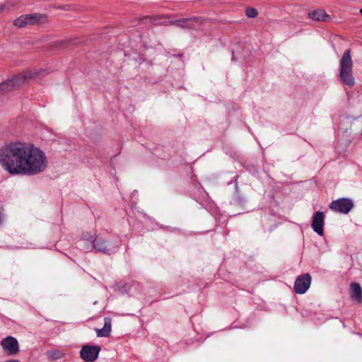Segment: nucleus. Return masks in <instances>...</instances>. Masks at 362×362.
Listing matches in <instances>:
<instances>
[{
	"instance_id": "f257e3e1",
	"label": "nucleus",
	"mask_w": 362,
	"mask_h": 362,
	"mask_svg": "<svg viewBox=\"0 0 362 362\" xmlns=\"http://www.w3.org/2000/svg\"><path fill=\"white\" fill-rule=\"evenodd\" d=\"M0 163L11 175H37L47 168L45 153L33 144L11 142L0 149Z\"/></svg>"
},
{
	"instance_id": "f03ea898",
	"label": "nucleus",
	"mask_w": 362,
	"mask_h": 362,
	"mask_svg": "<svg viewBox=\"0 0 362 362\" xmlns=\"http://www.w3.org/2000/svg\"><path fill=\"white\" fill-rule=\"evenodd\" d=\"M354 62L351 50L346 49L339 63V76L341 82L349 87H353L356 82L353 74Z\"/></svg>"
},
{
	"instance_id": "7ed1b4c3",
	"label": "nucleus",
	"mask_w": 362,
	"mask_h": 362,
	"mask_svg": "<svg viewBox=\"0 0 362 362\" xmlns=\"http://www.w3.org/2000/svg\"><path fill=\"white\" fill-rule=\"evenodd\" d=\"M42 71H25L11 79L0 83V93H5L14 90L30 78H37Z\"/></svg>"
},
{
	"instance_id": "20e7f679",
	"label": "nucleus",
	"mask_w": 362,
	"mask_h": 362,
	"mask_svg": "<svg viewBox=\"0 0 362 362\" xmlns=\"http://www.w3.org/2000/svg\"><path fill=\"white\" fill-rule=\"evenodd\" d=\"M43 16L39 13L22 15L15 19L13 22L14 26L17 28H25V26L34 25L42 22Z\"/></svg>"
},
{
	"instance_id": "39448f33",
	"label": "nucleus",
	"mask_w": 362,
	"mask_h": 362,
	"mask_svg": "<svg viewBox=\"0 0 362 362\" xmlns=\"http://www.w3.org/2000/svg\"><path fill=\"white\" fill-rule=\"evenodd\" d=\"M100 350L98 345H84L80 351V356L85 362H93L98 358Z\"/></svg>"
},
{
	"instance_id": "423d86ee",
	"label": "nucleus",
	"mask_w": 362,
	"mask_h": 362,
	"mask_svg": "<svg viewBox=\"0 0 362 362\" xmlns=\"http://www.w3.org/2000/svg\"><path fill=\"white\" fill-rule=\"evenodd\" d=\"M354 206V204L351 199L346 198H341L332 201L329 204V208L338 213L346 214Z\"/></svg>"
},
{
	"instance_id": "0eeeda50",
	"label": "nucleus",
	"mask_w": 362,
	"mask_h": 362,
	"mask_svg": "<svg viewBox=\"0 0 362 362\" xmlns=\"http://www.w3.org/2000/svg\"><path fill=\"white\" fill-rule=\"evenodd\" d=\"M93 247L100 252H103L105 254H110L115 251V250L118 247V245H110L108 244L105 239L101 237H96L93 240H92Z\"/></svg>"
},
{
	"instance_id": "6e6552de",
	"label": "nucleus",
	"mask_w": 362,
	"mask_h": 362,
	"mask_svg": "<svg viewBox=\"0 0 362 362\" xmlns=\"http://www.w3.org/2000/svg\"><path fill=\"white\" fill-rule=\"evenodd\" d=\"M311 276L309 274H304L299 276L294 284V291L296 293H305L310 286Z\"/></svg>"
},
{
	"instance_id": "1a4fd4ad",
	"label": "nucleus",
	"mask_w": 362,
	"mask_h": 362,
	"mask_svg": "<svg viewBox=\"0 0 362 362\" xmlns=\"http://www.w3.org/2000/svg\"><path fill=\"white\" fill-rule=\"evenodd\" d=\"M1 344L8 356H13L19 351L18 342L13 337H7L2 339Z\"/></svg>"
},
{
	"instance_id": "9d476101",
	"label": "nucleus",
	"mask_w": 362,
	"mask_h": 362,
	"mask_svg": "<svg viewBox=\"0 0 362 362\" xmlns=\"http://www.w3.org/2000/svg\"><path fill=\"white\" fill-rule=\"evenodd\" d=\"M325 214L322 211H317L312 218L311 227L319 235L324 234Z\"/></svg>"
},
{
	"instance_id": "9b49d317",
	"label": "nucleus",
	"mask_w": 362,
	"mask_h": 362,
	"mask_svg": "<svg viewBox=\"0 0 362 362\" xmlns=\"http://www.w3.org/2000/svg\"><path fill=\"white\" fill-rule=\"evenodd\" d=\"M202 18L198 17H193L189 18H182L176 20L172 22V24L176 25L177 27L182 28H193L194 23H201Z\"/></svg>"
},
{
	"instance_id": "f8f14e48",
	"label": "nucleus",
	"mask_w": 362,
	"mask_h": 362,
	"mask_svg": "<svg viewBox=\"0 0 362 362\" xmlns=\"http://www.w3.org/2000/svg\"><path fill=\"white\" fill-rule=\"evenodd\" d=\"M97 337H107L110 335L112 330V319L109 317L104 318V326L101 329H95Z\"/></svg>"
},
{
	"instance_id": "ddd939ff",
	"label": "nucleus",
	"mask_w": 362,
	"mask_h": 362,
	"mask_svg": "<svg viewBox=\"0 0 362 362\" xmlns=\"http://www.w3.org/2000/svg\"><path fill=\"white\" fill-rule=\"evenodd\" d=\"M351 297L356 302H362V289L361 286L357 283H353L351 284L350 288Z\"/></svg>"
},
{
	"instance_id": "4468645a",
	"label": "nucleus",
	"mask_w": 362,
	"mask_h": 362,
	"mask_svg": "<svg viewBox=\"0 0 362 362\" xmlns=\"http://www.w3.org/2000/svg\"><path fill=\"white\" fill-rule=\"evenodd\" d=\"M309 17L317 21H326L329 18V16L325 13V11L322 9L310 12L309 13Z\"/></svg>"
},
{
	"instance_id": "2eb2a0df",
	"label": "nucleus",
	"mask_w": 362,
	"mask_h": 362,
	"mask_svg": "<svg viewBox=\"0 0 362 362\" xmlns=\"http://www.w3.org/2000/svg\"><path fill=\"white\" fill-rule=\"evenodd\" d=\"M46 356L48 358L52 360H57L64 356V353L58 349H51L46 352Z\"/></svg>"
},
{
	"instance_id": "dca6fc26",
	"label": "nucleus",
	"mask_w": 362,
	"mask_h": 362,
	"mask_svg": "<svg viewBox=\"0 0 362 362\" xmlns=\"http://www.w3.org/2000/svg\"><path fill=\"white\" fill-rule=\"evenodd\" d=\"M257 11L254 8H250V18H255L257 16Z\"/></svg>"
},
{
	"instance_id": "f3484780",
	"label": "nucleus",
	"mask_w": 362,
	"mask_h": 362,
	"mask_svg": "<svg viewBox=\"0 0 362 362\" xmlns=\"http://www.w3.org/2000/svg\"><path fill=\"white\" fill-rule=\"evenodd\" d=\"M4 215L3 213V209L0 208V226L3 223Z\"/></svg>"
},
{
	"instance_id": "a211bd4d",
	"label": "nucleus",
	"mask_w": 362,
	"mask_h": 362,
	"mask_svg": "<svg viewBox=\"0 0 362 362\" xmlns=\"http://www.w3.org/2000/svg\"><path fill=\"white\" fill-rule=\"evenodd\" d=\"M249 13H250V11H249V7H247L245 8V14L247 17H249Z\"/></svg>"
},
{
	"instance_id": "6ab92c4d",
	"label": "nucleus",
	"mask_w": 362,
	"mask_h": 362,
	"mask_svg": "<svg viewBox=\"0 0 362 362\" xmlns=\"http://www.w3.org/2000/svg\"><path fill=\"white\" fill-rule=\"evenodd\" d=\"M339 130L341 131L344 134L347 133V129L344 130V128L342 127H339Z\"/></svg>"
},
{
	"instance_id": "aec40b11",
	"label": "nucleus",
	"mask_w": 362,
	"mask_h": 362,
	"mask_svg": "<svg viewBox=\"0 0 362 362\" xmlns=\"http://www.w3.org/2000/svg\"><path fill=\"white\" fill-rule=\"evenodd\" d=\"M4 6L3 5H0V10H2L4 8Z\"/></svg>"
},
{
	"instance_id": "412c9836",
	"label": "nucleus",
	"mask_w": 362,
	"mask_h": 362,
	"mask_svg": "<svg viewBox=\"0 0 362 362\" xmlns=\"http://www.w3.org/2000/svg\"><path fill=\"white\" fill-rule=\"evenodd\" d=\"M359 13L362 15V8L359 10Z\"/></svg>"
}]
</instances>
